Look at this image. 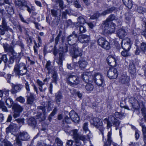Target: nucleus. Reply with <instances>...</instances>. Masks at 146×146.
Instances as JSON below:
<instances>
[{
	"label": "nucleus",
	"instance_id": "obj_1",
	"mask_svg": "<svg viewBox=\"0 0 146 146\" xmlns=\"http://www.w3.org/2000/svg\"><path fill=\"white\" fill-rule=\"evenodd\" d=\"M63 52H69L73 55L72 57L76 58L78 56H81L82 55V51L78 48L76 44L72 45H66L64 46L63 49Z\"/></svg>",
	"mask_w": 146,
	"mask_h": 146
},
{
	"label": "nucleus",
	"instance_id": "obj_2",
	"mask_svg": "<svg viewBox=\"0 0 146 146\" xmlns=\"http://www.w3.org/2000/svg\"><path fill=\"white\" fill-rule=\"evenodd\" d=\"M70 127H67L64 128V130L66 133H69V134L71 135L76 143V146H80L81 144V141H84L86 140L85 136L79 134L78 131L76 129L72 130L68 132L70 130Z\"/></svg>",
	"mask_w": 146,
	"mask_h": 146
},
{
	"label": "nucleus",
	"instance_id": "obj_3",
	"mask_svg": "<svg viewBox=\"0 0 146 146\" xmlns=\"http://www.w3.org/2000/svg\"><path fill=\"white\" fill-rule=\"evenodd\" d=\"M27 71V68L25 64L23 63L16 64L14 69L15 75L18 76L26 74Z\"/></svg>",
	"mask_w": 146,
	"mask_h": 146
},
{
	"label": "nucleus",
	"instance_id": "obj_4",
	"mask_svg": "<svg viewBox=\"0 0 146 146\" xmlns=\"http://www.w3.org/2000/svg\"><path fill=\"white\" fill-rule=\"evenodd\" d=\"M90 123L91 125H94L96 128L99 129L102 135L103 140H104L103 131L104 128L102 126V123L101 120L98 117H95L91 119Z\"/></svg>",
	"mask_w": 146,
	"mask_h": 146
},
{
	"label": "nucleus",
	"instance_id": "obj_5",
	"mask_svg": "<svg viewBox=\"0 0 146 146\" xmlns=\"http://www.w3.org/2000/svg\"><path fill=\"white\" fill-rule=\"evenodd\" d=\"M67 82L69 85L73 87L79 84L80 82V78L77 76L69 75L67 78Z\"/></svg>",
	"mask_w": 146,
	"mask_h": 146
},
{
	"label": "nucleus",
	"instance_id": "obj_6",
	"mask_svg": "<svg viewBox=\"0 0 146 146\" xmlns=\"http://www.w3.org/2000/svg\"><path fill=\"white\" fill-rule=\"evenodd\" d=\"M103 24L104 25V29L106 32L112 33L115 31L116 25L113 22L104 21Z\"/></svg>",
	"mask_w": 146,
	"mask_h": 146
},
{
	"label": "nucleus",
	"instance_id": "obj_7",
	"mask_svg": "<svg viewBox=\"0 0 146 146\" xmlns=\"http://www.w3.org/2000/svg\"><path fill=\"white\" fill-rule=\"evenodd\" d=\"M29 136L26 132H21L16 138V143L18 146H22L21 141H26L29 139Z\"/></svg>",
	"mask_w": 146,
	"mask_h": 146
},
{
	"label": "nucleus",
	"instance_id": "obj_8",
	"mask_svg": "<svg viewBox=\"0 0 146 146\" xmlns=\"http://www.w3.org/2000/svg\"><path fill=\"white\" fill-rule=\"evenodd\" d=\"M93 82L98 86H103L104 81L103 76L99 73H96L94 76Z\"/></svg>",
	"mask_w": 146,
	"mask_h": 146
},
{
	"label": "nucleus",
	"instance_id": "obj_9",
	"mask_svg": "<svg viewBox=\"0 0 146 146\" xmlns=\"http://www.w3.org/2000/svg\"><path fill=\"white\" fill-rule=\"evenodd\" d=\"M78 37V35L75 31H73L72 34L68 36L66 39V41L68 44H66L64 46L66 45H74L76 42Z\"/></svg>",
	"mask_w": 146,
	"mask_h": 146
},
{
	"label": "nucleus",
	"instance_id": "obj_10",
	"mask_svg": "<svg viewBox=\"0 0 146 146\" xmlns=\"http://www.w3.org/2000/svg\"><path fill=\"white\" fill-rule=\"evenodd\" d=\"M12 109L13 110V116L15 118L19 116L20 113L23 110V108L20 105L14 103L12 106Z\"/></svg>",
	"mask_w": 146,
	"mask_h": 146
},
{
	"label": "nucleus",
	"instance_id": "obj_11",
	"mask_svg": "<svg viewBox=\"0 0 146 146\" xmlns=\"http://www.w3.org/2000/svg\"><path fill=\"white\" fill-rule=\"evenodd\" d=\"M115 9V7H113L110 8L108 9L100 14L99 13H94L90 17L91 19H94L98 18L100 16H105L107 14L113 12Z\"/></svg>",
	"mask_w": 146,
	"mask_h": 146
},
{
	"label": "nucleus",
	"instance_id": "obj_12",
	"mask_svg": "<svg viewBox=\"0 0 146 146\" xmlns=\"http://www.w3.org/2000/svg\"><path fill=\"white\" fill-rule=\"evenodd\" d=\"M83 81L85 82H93L94 76L92 72H85L82 75Z\"/></svg>",
	"mask_w": 146,
	"mask_h": 146
},
{
	"label": "nucleus",
	"instance_id": "obj_13",
	"mask_svg": "<svg viewBox=\"0 0 146 146\" xmlns=\"http://www.w3.org/2000/svg\"><path fill=\"white\" fill-rule=\"evenodd\" d=\"M107 75L110 78L114 79L116 78L118 76L117 69L114 68H110L108 71Z\"/></svg>",
	"mask_w": 146,
	"mask_h": 146
},
{
	"label": "nucleus",
	"instance_id": "obj_14",
	"mask_svg": "<svg viewBox=\"0 0 146 146\" xmlns=\"http://www.w3.org/2000/svg\"><path fill=\"white\" fill-rule=\"evenodd\" d=\"M77 39L78 40L82 43H88L90 40V36L85 34H82L78 36Z\"/></svg>",
	"mask_w": 146,
	"mask_h": 146
},
{
	"label": "nucleus",
	"instance_id": "obj_15",
	"mask_svg": "<svg viewBox=\"0 0 146 146\" xmlns=\"http://www.w3.org/2000/svg\"><path fill=\"white\" fill-rule=\"evenodd\" d=\"M3 47L5 50L6 52L8 53H10L15 57L17 56V53L15 52L13 47L7 44L4 43L3 44Z\"/></svg>",
	"mask_w": 146,
	"mask_h": 146
},
{
	"label": "nucleus",
	"instance_id": "obj_16",
	"mask_svg": "<svg viewBox=\"0 0 146 146\" xmlns=\"http://www.w3.org/2000/svg\"><path fill=\"white\" fill-rule=\"evenodd\" d=\"M129 77L126 74L122 75L119 79V82L121 84L129 86Z\"/></svg>",
	"mask_w": 146,
	"mask_h": 146
},
{
	"label": "nucleus",
	"instance_id": "obj_17",
	"mask_svg": "<svg viewBox=\"0 0 146 146\" xmlns=\"http://www.w3.org/2000/svg\"><path fill=\"white\" fill-rule=\"evenodd\" d=\"M131 44L130 40L127 39L126 40H123L121 42V46L124 50H129L131 47Z\"/></svg>",
	"mask_w": 146,
	"mask_h": 146
},
{
	"label": "nucleus",
	"instance_id": "obj_18",
	"mask_svg": "<svg viewBox=\"0 0 146 146\" xmlns=\"http://www.w3.org/2000/svg\"><path fill=\"white\" fill-rule=\"evenodd\" d=\"M37 109L38 111L40 112H42L43 115L42 118L41 117L42 114L40 113L39 114H37L36 115V118L38 119L41 118L42 120H44L45 118V115L46 114L45 109V107L44 106H38L37 107Z\"/></svg>",
	"mask_w": 146,
	"mask_h": 146
},
{
	"label": "nucleus",
	"instance_id": "obj_19",
	"mask_svg": "<svg viewBox=\"0 0 146 146\" xmlns=\"http://www.w3.org/2000/svg\"><path fill=\"white\" fill-rule=\"evenodd\" d=\"M60 20L59 18L57 17H55L53 21L51 22V23H50L49 17H46V22L48 23L52 27H55L58 25Z\"/></svg>",
	"mask_w": 146,
	"mask_h": 146
},
{
	"label": "nucleus",
	"instance_id": "obj_20",
	"mask_svg": "<svg viewBox=\"0 0 146 146\" xmlns=\"http://www.w3.org/2000/svg\"><path fill=\"white\" fill-rule=\"evenodd\" d=\"M69 114L72 119L74 122H78L79 120V118L77 113L73 110L71 111Z\"/></svg>",
	"mask_w": 146,
	"mask_h": 146
},
{
	"label": "nucleus",
	"instance_id": "obj_21",
	"mask_svg": "<svg viewBox=\"0 0 146 146\" xmlns=\"http://www.w3.org/2000/svg\"><path fill=\"white\" fill-rule=\"evenodd\" d=\"M45 68L48 71L47 72L48 74L52 73L53 72L56 70L54 66H52L51 62L50 61L47 62L45 66Z\"/></svg>",
	"mask_w": 146,
	"mask_h": 146
},
{
	"label": "nucleus",
	"instance_id": "obj_22",
	"mask_svg": "<svg viewBox=\"0 0 146 146\" xmlns=\"http://www.w3.org/2000/svg\"><path fill=\"white\" fill-rule=\"evenodd\" d=\"M111 131H109L108 132L107 135V141H106V139H105V141H104L105 143L104 146H110L111 143H112L114 146H116L115 144L112 142L111 139Z\"/></svg>",
	"mask_w": 146,
	"mask_h": 146
},
{
	"label": "nucleus",
	"instance_id": "obj_23",
	"mask_svg": "<svg viewBox=\"0 0 146 146\" xmlns=\"http://www.w3.org/2000/svg\"><path fill=\"white\" fill-rule=\"evenodd\" d=\"M117 36L120 38L122 39L125 37L127 35V32L124 29L120 28L117 31Z\"/></svg>",
	"mask_w": 146,
	"mask_h": 146
},
{
	"label": "nucleus",
	"instance_id": "obj_24",
	"mask_svg": "<svg viewBox=\"0 0 146 146\" xmlns=\"http://www.w3.org/2000/svg\"><path fill=\"white\" fill-rule=\"evenodd\" d=\"M129 101L131 103L133 108L137 109L139 107V104L138 101L133 97H131L129 98Z\"/></svg>",
	"mask_w": 146,
	"mask_h": 146
},
{
	"label": "nucleus",
	"instance_id": "obj_25",
	"mask_svg": "<svg viewBox=\"0 0 146 146\" xmlns=\"http://www.w3.org/2000/svg\"><path fill=\"white\" fill-rule=\"evenodd\" d=\"M110 118H111V121L113 125L116 127L115 129L117 130L120 123L119 120L113 116H110Z\"/></svg>",
	"mask_w": 146,
	"mask_h": 146
},
{
	"label": "nucleus",
	"instance_id": "obj_26",
	"mask_svg": "<svg viewBox=\"0 0 146 146\" xmlns=\"http://www.w3.org/2000/svg\"><path fill=\"white\" fill-rule=\"evenodd\" d=\"M27 102L28 104L32 105L35 100L33 94L32 93H29L27 96Z\"/></svg>",
	"mask_w": 146,
	"mask_h": 146
},
{
	"label": "nucleus",
	"instance_id": "obj_27",
	"mask_svg": "<svg viewBox=\"0 0 146 146\" xmlns=\"http://www.w3.org/2000/svg\"><path fill=\"white\" fill-rule=\"evenodd\" d=\"M27 1L25 0H17L15 1V5L18 6L21 10H23V7H24Z\"/></svg>",
	"mask_w": 146,
	"mask_h": 146
},
{
	"label": "nucleus",
	"instance_id": "obj_28",
	"mask_svg": "<svg viewBox=\"0 0 146 146\" xmlns=\"http://www.w3.org/2000/svg\"><path fill=\"white\" fill-rule=\"evenodd\" d=\"M106 60L109 65L112 66H113L115 65V60L113 57L111 56H109L107 57Z\"/></svg>",
	"mask_w": 146,
	"mask_h": 146
},
{
	"label": "nucleus",
	"instance_id": "obj_29",
	"mask_svg": "<svg viewBox=\"0 0 146 146\" xmlns=\"http://www.w3.org/2000/svg\"><path fill=\"white\" fill-rule=\"evenodd\" d=\"M21 89V88L19 85L13 84L11 92L12 94H15L17 92L20 91Z\"/></svg>",
	"mask_w": 146,
	"mask_h": 146
},
{
	"label": "nucleus",
	"instance_id": "obj_30",
	"mask_svg": "<svg viewBox=\"0 0 146 146\" xmlns=\"http://www.w3.org/2000/svg\"><path fill=\"white\" fill-rule=\"evenodd\" d=\"M88 63L85 60L82 58L79 61V64L80 68L82 70L85 68L87 65Z\"/></svg>",
	"mask_w": 146,
	"mask_h": 146
},
{
	"label": "nucleus",
	"instance_id": "obj_31",
	"mask_svg": "<svg viewBox=\"0 0 146 146\" xmlns=\"http://www.w3.org/2000/svg\"><path fill=\"white\" fill-rule=\"evenodd\" d=\"M36 83L39 86V89L40 92H44L46 89V87H44L43 86L44 85L45 83L44 82L38 79L36 80Z\"/></svg>",
	"mask_w": 146,
	"mask_h": 146
},
{
	"label": "nucleus",
	"instance_id": "obj_32",
	"mask_svg": "<svg viewBox=\"0 0 146 146\" xmlns=\"http://www.w3.org/2000/svg\"><path fill=\"white\" fill-rule=\"evenodd\" d=\"M129 72L131 74L134 75L136 72V69L134 64L131 63L129 65Z\"/></svg>",
	"mask_w": 146,
	"mask_h": 146
},
{
	"label": "nucleus",
	"instance_id": "obj_33",
	"mask_svg": "<svg viewBox=\"0 0 146 146\" xmlns=\"http://www.w3.org/2000/svg\"><path fill=\"white\" fill-rule=\"evenodd\" d=\"M77 21L78 22L75 23L76 27L79 26L81 24H84L86 23L85 19L81 16H80L78 18Z\"/></svg>",
	"mask_w": 146,
	"mask_h": 146
},
{
	"label": "nucleus",
	"instance_id": "obj_34",
	"mask_svg": "<svg viewBox=\"0 0 146 146\" xmlns=\"http://www.w3.org/2000/svg\"><path fill=\"white\" fill-rule=\"evenodd\" d=\"M5 9L8 13L11 15L14 13V10L13 7L11 5H7L5 7Z\"/></svg>",
	"mask_w": 146,
	"mask_h": 146
},
{
	"label": "nucleus",
	"instance_id": "obj_35",
	"mask_svg": "<svg viewBox=\"0 0 146 146\" xmlns=\"http://www.w3.org/2000/svg\"><path fill=\"white\" fill-rule=\"evenodd\" d=\"M52 82L55 83V84H57V81L58 79V77L57 73V70L53 72Z\"/></svg>",
	"mask_w": 146,
	"mask_h": 146
},
{
	"label": "nucleus",
	"instance_id": "obj_36",
	"mask_svg": "<svg viewBox=\"0 0 146 146\" xmlns=\"http://www.w3.org/2000/svg\"><path fill=\"white\" fill-rule=\"evenodd\" d=\"M85 88L86 91L88 92H90L93 91L94 88V85L90 83L87 84L85 86Z\"/></svg>",
	"mask_w": 146,
	"mask_h": 146
},
{
	"label": "nucleus",
	"instance_id": "obj_37",
	"mask_svg": "<svg viewBox=\"0 0 146 146\" xmlns=\"http://www.w3.org/2000/svg\"><path fill=\"white\" fill-rule=\"evenodd\" d=\"M124 4L129 9H131L132 6L131 0H122Z\"/></svg>",
	"mask_w": 146,
	"mask_h": 146
},
{
	"label": "nucleus",
	"instance_id": "obj_38",
	"mask_svg": "<svg viewBox=\"0 0 146 146\" xmlns=\"http://www.w3.org/2000/svg\"><path fill=\"white\" fill-rule=\"evenodd\" d=\"M140 125L142 127V131L143 135V140L146 144V127L142 123H140Z\"/></svg>",
	"mask_w": 146,
	"mask_h": 146
},
{
	"label": "nucleus",
	"instance_id": "obj_39",
	"mask_svg": "<svg viewBox=\"0 0 146 146\" xmlns=\"http://www.w3.org/2000/svg\"><path fill=\"white\" fill-rule=\"evenodd\" d=\"M64 52L63 51L62 53L60 52L59 53V58L56 61L57 63L59 65L62 64L63 58L64 56L63 54Z\"/></svg>",
	"mask_w": 146,
	"mask_h": 146
},
{
	"label": "nucleus",
	"instance_id": "obj_40",
	"mask_svg": "<svg viewBox=\"0 0 146 146\" xmlns=\"http://www.w3.org/2000/svg\"><path fill=\"white\" fill-rule=\"evenodd\" d=\"M88 123H84L83 126V129L85 133H87V135L88 136L90 133V131L88 128Z\"/></svg>",
	"mask_w": 146,
	"mask_h": 146
},
{
	"label": "nucleus",
	"instance_id": "obj_41",
	"mask_svg": "<svg viewBox=\"0 0 146 146\" xmlns=\"http://www.w3.org/2000/svg\"><path fill=\"white\" fill-rule=\"evenodd\" d=\"M117 19V18L115 15L113 14H111L108 17L105 21L111 22L110 21L114 20H116Z\"/></svg>",
	"mask_w": 146,
	"mask_h": 146
},
{
	"label": "nucleus",
	"instance_id": "obj_42",
	"mask_svg": "<svg viewBox=\"0 0 146 146\" xmlns=\"http://www.w3.org/2000/svg\"><path fill=\"white\" fill-rule=\"evenodd\" d=\"M24 7L27 8V11L30 13H31L32 11H35V8L33 6H31V8L29 6L27 5V2L26 3Z\"/></svg>",
	"mask_w": 146,
	"mask_h": 146
},
{
	"label": "nucleus",
	"instance_id": "obj_43",
	"mask_svg": "<svg viewBox=\"0 0 146 146\" xmlns=\"http://www.w3.org/2000/svg\"><path fill=\"white\" fill-rule=\"evenodd\" d=\"M106 41L105 38L101 37L98 40L97 42L98 45L101 47Z\"/></svg>",
	"mask_w": 146,
	"mask_h": 146
},
{
	"label": "nucleus",
	"instance_id": "obj_44",
	"mask_svg": "<svg viewBox=\"0 0 146 146\" xmlns=\"http://www.w3.org/2000/svg\"><path fill=\"white\" fill-rule=\"evenodd\" d=\"M29 124L30 125H35L36 124V122L35 119L32 117L29 118L28 120Z\"/></svg>",
	"mask_w": 146,
	"mask_h": 146
},
{
	"label": "nucleus",
	"instance_id": "obj_45",
	"mask_svg": "<svg viewBox=\"0 0 146 146\" xmlns=\"http://www.w3.org/2000/svg\"><path fill=\"white\" fill-rule=\"evenodd\" d=\"M6 105L10 108L13 103V101L12 99L9 97L7 98L6 100Z\"/></svg>",
	"mask_w": 146,
	"mask_h": 146
},
{
	"label": "nucleus",
	"instance_id": "obj_46",
	"mask_svg": "<svg viewBox=\"0 0 146 146\" xmlns=\"http://www.w3.org/2000/svg\"><path fill=\"white\" fill-rule=\"evenodd\" d=\"M101 47L106 50H109L110 48V46L109 43L107 40L104 42Z\"/></svg>",
	"mask_w": 146,
	"mask_h": 146
},
{
	"label": "nucleus",
	"instance_id": "obj_47",
	"mask_svg": "<svg viewBox=\"0 0 146 146\" xmlns=\"http://www.w3.org/2000/svg\"><path fill=\"white\" fill-rule=\"evenodd\" d=\"M109 120H108L107 118H106L104 119V121L106 122L107 123V127L108 128L111 127L112 126V123L111 121V118L109 117Z\"/></svg>",
	"mask_w": 146,
	"mask_h": 146
},
{
	"label": "nucleus",
	"instance_id": "obj_48",
	"mask_svg": "<svg viewBox=\"0 0 146 146\" xmlns=\"http://www.w3.org/2000/svg\"><path fill=\"white\" fill-rule=\"evenodd\" d=\"M8 28L5 29L3 26L0 25V35H3L5 33V31H8Z\"/></svg>",
	"mask_w": 146,
	"mask_h": 146
},
{
	"label": "nucleus",
	"instance_id": "obj_49",
	"mask_svg": "<svg viewBox=\"0 0 146 146\" xmlns=\"http://www.w3.org/2000/svg\"><path fill=\"white\" fill-rule=\"evenodd\" d=\"M62 96L61 93L60 92H58L56 97V102H60V99H62Z\"/></svg>",
	"mask_w": 146,
	"mask_h": 146
},
{
	"label": "nucleus",
	"instance_id": "obj_50",
	"mask_svg": "<svg viewBox=\"0 0 146 146\" xmlns=\"http://www.w3.org/2000/svg\"><path fill=\"white\" fill-rule=\"evenodd\" d=\"M79 27V31L81 33H85L86 31V27L80 25L79 26L76 27Z\"/></svg>",
	"mask_w": 146,
	"mask_h": 146
},
{
	"label": "nucleus",
	"instance_id": "obj_51",
	"mask_svg": "<svg viewBox=\"0 0 146 146\" xmlns=\"http://www.w3.org/2000/svg\"><path fill=\"white\" fill-rule=\"evenodd\" d=\"M37 38L38 40V44H37L36 42L35 41L34 42V43L36 47H40L42 43V40L40 36H38Z\"/></svg>",
	"mask_w": 146,
	"mask_h": 146
},
{
	"label": "nucleus",
	"instance_id": "obj_52",
	"mask_svg": "<svg viewBox=\"0 0 146 146\" xmlns=\"http://www.w3.org/2000/svg\"><path fill=\"white\" fill-rule=\"evenodd\" d=\"M141 113L146 122V108L143 107L141 110Z\"/></svg>",
	"mask_w": 146,
	"mask_h": 146
},
{
	"label": "nucleus",
	"instance_id": "obj_53",
	"mask_svg": "<svg viewBox=\"0 0 146 146\" xmlns=\"http://www.w3.org/2000/svg\"><path fill=\"white\" fill-rule=\"evenodd\" d=\"M55 142L58 146H62L63 145V142L58 137H57L56 139Z\"/></svg>",
	"mask_w": 146,
	"mask_h": 146
},
{
	"label": "nucleus",
	"instance_id": "obj_54",
	"mask_svg": "<svg viewBox=\"0 0 146 146\" xmlns=\"http://www.w3.org/2000/svg\"><path fill=\"white\" fill-rule=\"evenodd\" d=\"M3 61L5 63H6L7 62V56L6 55H3L2 56L1 58V60H0V64L1 61Z\"/></svg>",
	"mask_w": 146,
	"mask_h": 146
},
{
	"label": "nucleus",
	"instance_id": "obj_55",
	"mask_svg": "<svg viewBox=\"0 0 146 146\" xmlns=\"http://www.w3.org/2000/svg\"><path fill=\"white\" fill-rule=\"evenodd\" d=\"M129 50H124L121 52V55L124 57H127L129 55Z\"/></svg>",
	"mask_w": 146,
	"mask_h": 146
},
{
	"label": "nucleus",
	"instance_id": "obj_56",
	"mask_svg": "<svg viewBox=\"0 0 146 146\" xmlns=\"http://www.w3.org/2000/svg\"><path fill=\"white\" fill-rule=\"evenodd\" d=\"M62 33V31H60L59 32L57 36L56 37L55 39V43L56 45H57L59 41V40L60 37V35Z\"/></svg>",
	"mask_w": 146,
	"mask_h": 146
},
{
	"label": "nucleus",
	"instance_id": "obj_57",
	"mask_svg": "<svg viewBox=\"0 0 146 146\" xmlns=\"http://www.w3.org/2000/svg\"><path fill=\"white\" fill-rule=\"evenodd\" d=\"M2 90L3 94H5V95L7 97H6V98H7V97H8V96L9 94V90H7L5 89H3Z\"/></svg>",
	"mask_w": 146,
	"mask_h": 146
},
{
	"label": "nucleus",
	"instance_id": "obj_58",
	"mask_svg": "<svg viewBox=\"0 0 146 146\" xmlns=\"http://www.w3.org/2000/svg\"><path fill=\"white\" fill-rule=\"evenodd\" d=\"M141 49L143 51L146 50V43H145L143 42L141 44Z\"/></svg>",
	"mask_w": 146,
	"mask_h": 146
},
{
	"label": "nucleus",
	"instance_id": "obj_59",
	"mask_svg": "<svg viewBox=\"0 0 146 146\" xmlns=\"http://www.w3.org/2000/svg\"><path fill=\"white\" fill-rule=\"evenodd\" d=\"M15 120L20 124H23L24 123V118H18L16 119Z\"/></svg>",
	"mask_w": 146,
	"mask_h": 146
},
{
	"label": "nucleus",
	"instance_id": "obj_60",
	"mask_svg": "<svg viewBox=\"0 0 146 146\" xmlns=\"http://www.w3.org/2000/svg\"><path fill=\"white\" fill-rule=\"evenodd\" d=\"M19 102L21 103H23L25 101V98L21 96L17 98L16 99Z\"/></svg>",
	"mask_w": 146,
	"mask_h": 146
},
{
	"label": "nucleus",
	"instance_id": "obj_61",
	"mask_svg": "<svg viewBox=\"0 0 146 146\" xmlns=\"http://www.w3.org/2000/svg\"><path fill=\"white\" fill-rule=\"evenodd\" d=\"M74 143V141L72 140H68L66 143V146H72Z\"/></svg>",
	"mask_w": 146,
	"mask_h": 146
},
{
	"label": "nucleus",
	"instance_id": "obj_62",
	"mask_svg": "<svg viewBox=\"0 0 146 146\" xmlns=\"http://www.w3.org/2000/svg\"><path fill=\"white\" fill-rule=\"evenodd\" d=\"M16 56L15 57H14L13 55L11 56L9 59V60L8 62L9 64H12L14 61V59L16 58Z\"/></svg>",
	"mask_w": 146,
	"mask_h": 146
},
{
	"label": "nucleus",
	"instance_id": "obj_63",
	"mask_svg": "<svg viewBox=\"0 0 146 146\" xmlns=\"http://www.w3.org/2000/svg\"><path fill=\"white\" fill-rule=\"evenodd\" d=\"M25 85L26 89L27 90V93H30V89L29 88V83L27 82H26L25 84Z\"/></svg>",
	"mask_w": 146,
	"mask_h": 146
},
{
	"label": "nucleus",
	"instance_id": "obj_64",
	"mask_svg": "<svg viewBox=\"0 0 146 146\" xmlns=\"http://www.w3.org/2000/svg\"><path fill=\"white\" fill-rule=\"evenodd\" d=\"M74 5L75 7L77 8H80L81 7V5L77 0H74Z\"/></svg>",
	"mask_w": 146,
	"mask_h": 146
}]
</instances>
